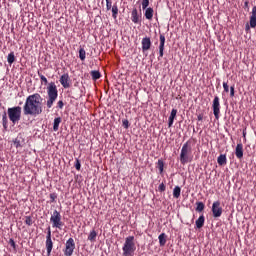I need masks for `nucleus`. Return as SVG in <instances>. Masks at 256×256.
Returning <instances> with one entry per match:
<instances>
[{
	"instance_id": "nucleus-1",
	"label": "nucleus",
	"mask_w": 256,
	"mask_h": 256,
	"mask_svg": "<svg viewBox=\"0 0 256 256\" xmlns=\"http://www.w3.org/2000/svg\"><path fill=\"white\" fill-rule=\"evenodd\" d=\"M24 115H30V117H37L43 113V98L41 94L34 93L26 98L23 106Z\"/></svg>"
},
{
	"instance_id": "nucleus-2",
	"label": "nucleus",
	"mask_w": 256,
	"mask_h": 256,
	"mask_svg": "<svg viewBox=\"0 0 256 256\" xmlns=\"http://www.w3.org/2000/svg\"><path fill=\"white\" fill-rule=\"evenodd\" d=\"M193 161V148L191 147V141H187L183 144L180 152V163L181 165H187Z\"/></svg>"
},
{
	"instance_id": "nucleus-3",
	"label": "nucleus",
	"mask_w": 256,
	"mask_h": 256,
	"mask_svg": "<svg viewBox=\"0 0 256 256\" xmlns=\"http://www.w3.org/2000/svg\"><path fill=\"white\" fill-rule=\"evenodd\" d=\"M137 246L135 245V236H128L125 238L124 245L122 247L123 256H133Z\"/></svg>"
},
{
	"instance_id": "nucleus-4",
	"label": "nucleus",
	"mask_w": 256,
	"mask_h": 256,
	"mask_svg": "<svg viewBox=\"0 0 256 256\" xmlns=\"http://www.w3.org/2000/svg\"><path fill=\"white\" fill-rule=\"evenodd\" d=\"M47 93L48 99L46 106L48 109H51V107H53V103H55V101H57V97H59V91L57 90V85H55V82L49 83L47 87Z\"/></svg>"
},
{
	"instance_id": "nucleus-5",
	"label": "nucleus",
	"mask_w": 256,
	"mask_h": 256,
	"mask_svg": "<svg viewBox=\"0 0 256 256\" xmlns=\"http://www.w3.org/2000/svg\"><path fill=\"white\" fill-rule=\"evenodd\" d=\"M22 111L23 109L21 108V106H14V107L8 108L7 114H8L9 120L13 123V125L21 121Z\"/></svg>"
},
{
	"instance_id": "nucleus-6",
	"label": "nucleus",
	"mask_w": 256,
	"mask_h": 256,
	"mask_svg": "<svg viewBox=\"0 0 256 256\" xmlns=\"http://www.w3.org/2000/svg\"><path fill=\"white\" fill-rule=\"evenodd\" d=\"M50 223H52V227L55 229H63L65 222L62 220L61 212L54 210L50 217Z\"/></svg>"
},
{
	"instance_id": "nucleus-7",
	"label": "nucleus",
	"mask_w": 256,
	"mask_h": 256,
	"mask_svg": "<svg viewBox=\"0 0 256 256\" xmlns=\"http://www.w3.org/2000/svg\"><path fill=\"white\" fill-rule=\"evenodd\" d=\"M212 110L215 119L219 120V115H221V103L219 102V96H215L212 102Z\"/></svg>"
},
{
	"instance_id": "nucleus-8",
	"label": "nucleus",
	"mask_w": 256,
	"mask_h": 256,
	"mask_svg": "<svg viewBox=\"0 0 256 256\" xmlns=\"http://www.w3.org/2000/svg\"><path fill=\"white\" fill-rule=\"evenodd\" d=\"M74 251H75V240H73V238H69L65 244L64 255L72 256Z\"/></svg>"
},
{
	"instance_id": "nucleus-9",
	"label": "nucleus",
	"mask_w": 256,
	"mask_h": 256,
	"mask_svg": "<svg viewBox=\"0 0 256 256\" xmlns=\"http://www.w3.org/2000/svg\"><path fill=\"white\" fill-rule=\"evenodd\" d=\"M212 214L213 217H221L223 215V208L221 207V202L220 201H215L212 204Z\"/></svg>"
},
{
	"instance_id": "nucleus-10",
	"label": "nucleus",
	"mask_w": 256,
	"mask_h": 256,
	"mask_svg": "<svg viewBox=\"0 0 256 256\" xmlns=\"http://www.w3.org/2000/svg\"><path fill=\"white\" fill-rule=\"evenodd\" d=\"M60 83L64 89H69V87H71V78L69 77V73H65L60 77Z\"/></svg>"
},
{
	"instance_id": "nucleus-11",
	"label": "nucleus",
	"mask_w": 256,
	"mask_h": 256,
	"mask_svg": "<svg viewBox=\"0 0 256 256\" xmlns=\"http://www.w3.org/2000/svg\"><path fill=\"white\" fill-rule=\"evenodd\" d=\"M131 21L136 25L141 23V15H139V11L137 10V8H134L131 12Z\"/></svg>"
},
{
	"instance_id": "nucleus-12",
	"label": "nucleus",
	"mask_w": 256,
	"mask_h": 256,
	"mask_svg": "<svg viewBox=\"0 0 256 256\" xmlns=\"http://www.w3.org/2000/svg\"><path fill=\"white\" fill-rule=\"evenodd\" d=\"M151 38L149 37H144L142 39V53H145L146 51H149L151 49Z\"/></svg>"
},
{
	"instance_id": "nucleus-13",
	"label": "nucleus",
	"mask_w": 256,
	"mask_h": 256,
	"mask_svg": "<svg viewBox=\"0 0 256 256\" xmlns=\"http://www.w3.org/2000/svg\"><path fill=\"white\" fill-rule=\"evenodd\" d=\"M165 51V35L160 34V45H159V57L161 59L163 57Z\"/></svg>"
},
{
	"instance_id": "nucleus-14",
	"label": "nucleus",
	"mask_w": 256,
	"mask_h": 256,
	"mask_svg": "<svg viewBox=\"0 0 256 256\" xmlns=\"http://www.w3.org/2000/svg\"><path fill=\"white\" fill-rule=\"evenodd\" d=\"M249 25L251 29H255L256 27V6H253L252 8Z\"/></svg>"
},
{
	"instance_id": "nucleus-15",
	"label": "nucleus",
	"mask_w": 256,
	"mask_h": 256,
	"mask_svg": "<svg viewBox=\"0 0 256 256\" xmlns=\"http://www.w3.org/2000/svg\"><path fill=\"white\" fill-rule=\"evenodd\" d=\"M237 159H243V144L238 143L235 150Z\"/></svg>"
},
{
	"instance_id": "nucleus-16",
	"label": "nucleus",
	"mask_w": 256,
	"mask_h": 256,
	"mask_svg": "<svg viewBox=\"0 0 256 256\" xmlns=\"http://www.w3.org/2000/svg\"><path fill=\"white\" fill-rule=\"evenodd\" d=\"M46 251H47V256H51V251H53L52 239H46Z\"/></svg>"
},
{
	"instance_id": "nucleus-17",
	"label": "nucleus",
	"mask_w": 256,
	"mask_h": 256,
	"mask_svg": "<svg viewBox=\"0 0 256 256\" xmlns=\"http://www.w3.org/2000/svg\"><path fill=\"white\" fill-rule=\"evenodd\" d=\"M153 13H154L153 8L149 7L145 9L144 16L146 19H148V21H151V19H153Z\"/></svg>"
},
{
	"instance_id": "nucleus-18",
	"label": "nucleus",
	"mask_w": 256,
	"mask_h": 256,
	"mask_svg": "<svg viewBox=\"0 0 256 256\" xmlns=\"http://www.w3.org/2000/svg\"><path fill=\"white\" fill-rule=\"evenodd\" d=\"M158 239H159L160 247H165L167 243V234L166 233L160 234Z\"/></svg>"
},
{
	"instance_id": "nucleus-19",
	"label": "nucleus",
	"mask_w": 256,
	"mask_h": 256,
	"mask_svg": "<svg viewBox=\"0 0 256 256\" xmlns=\"http://www.w3.org/2000/svg\"><path fill=\"white\" fill-rule=\"evenodd\" d=\"M217 163H218V165H220V166L227 165V155L221 154V155L217 158Z\"/></svg>"
},
{
	"instance_id": "nucleus-20",
	"label": "nucleus",
	"mask_w": 256,
	"mask_h": 256,
	"mask_svg": "<svg viewBox=\"0 0 256 256\" xmlns=\"http://www.w3.org/2000/svg\"><path fill=\"white\" fill-rule=\"evenodd\" d=\"M203 225H205V216L201 215L196 220V227H197V229H201V228H203Z\"/></svg>"
},
{
	"instance_id": "nucleus-21",
	"label": "nucleus",
	"mask_w": 256,
	"mask_h": 256,
	"mask_svg": "<svg viewBox=\"0 0 256 256\" xmlns=\"http://www.w3.org/2000/svg\"><path fill=\"white\" fill-rule=\"evenodd\" d=\"M111 11H112V17H113V19H117V16L119 15V7L117 6V3H115V4L112 6Z\"/></svg>"
},
{
	"instance_id": "nucleus-22",
	"label": "nucleus",
	"mask_w": 256,
	"mask_h": 256,
	"mask_svg": "<svg viewBox=\"0 0 256 256\" xmlns=\"http://www.w3.org/2000/svg\"><path fill=\"white\" fill-rule=\"evenodd\" d=\"M90 75H91L93 81H97L98 79H101V72H99L97 70H92L90 72Z\"/></svg>"
},
{
	"instance_id": "nucleus-23",
	"label": "nucleus",
	"mask_w": 256,
	"mask_h": 256,
	"mask_svg": "<svg viewBox=\"0 0 256 256\" xmlns=\"http://www.w3.org/2000/svg\"><path fill=\"white\" fill-rule=\"evenodd\" d=\"M173 197H174V199H179V197H181V187H179V186L174 187Z\"/></svg>"
},
{
	"instance_id": "nucleus-24",
	"label": "nucleus",
	"mask_w": 256,
	"mask_h": 256,
	"mask_svg": "<svg viewBox=\"0 0 256 256\" xmlns=\"http://www.w3.org/2000/svg\"><path fill=\"white\" fill-rule=\"evenodd\" d=\"M2 125L4 129H7L9 127V120L7 119V112H4L2 115Z\"/></svg>"
},
{
	"instance_id": "nucleus-25",
	"label": "nucleus",
	"mask_w": 256,
	"mask_h": 256,
	"mask_svg": "<svg viewBox=\"0 0 256 256\" xmlns=\"http://www.w3.org/2000/svg\"><path fill=\"white\" fill-rule=\"evenodd\" d=\"M96 239H97V231L92 230L88 236V241L95 243Z\"/></svg>"
},
{
	"instance_id": "nucleus-26",
	"label": "nucleus",
	"mask_w": 256,
	"mask_h": 256,
	"mask_svg": "<svg viewBox=\"0 0 256 256\" xmlns=\"http://www.w3.org/2000/svg\"><path fill=\"white\" fill-rule=\"evenodd\" d=\"M59 125H61V117L54 119L53 131H59Z\"/></svg>"
},
{
	"instance_id": "nucleus-27",
	"label": "nucleus",
	"mask_w": 256,
	"mask_h": 256,
	"mask_svg": "<svg viewBox=\"0 0 256 256\" xmlns=\"http://www.w3.org/2000/svg\"><path fill=\"white\" fill-rule=\"evenodd\" d=\"M7 61L9 65H13V63H15V52H10L8 54Z\"/></svg>"
},
{
	"instance_id": "nucleus-28",
	"label": "nucleus",
	"mask_w": 256,
	"mask_h": 256,
	"mask_svg": "<svg viewBox=\"0 0 256 256\" xmlns=\"http://www.w3.org/2000/svg\"><path fill=\"white\" fill-rule=\"evenodd\" d=\"M205 210V204L203 202H196V211L202 213Z\"/></svg>"
},
{
	"instance_id": "nucleus-29",
	"label": "nucleus",
	"mask_w": 256,
	"mask_h": 256,
	"mask_svg": "<svg viewBox=\"0 0 256 256\" xmlns=\"http://www.w3.org/2000/svg\"><path fill=\"white\" fill-rule=\"evenodd\" d=\"M164 167H165V162H163V160L159 159L158 160V169H159L160 175H163Z\"/></svg>"
},
{
	"instance_id": "nucleus-30",
	"label": "nucleus",
	"mask_w": 256,
	"mask_h": 256,
	"mask_svg": "<svg viewBox=\"0 0 256 256\" xmlns=\"http://www.w3.org/2000/svg\"><path fill=\"white\" fill-rule=\"evenodd\" d=\"M86 55H87V53L85 52V49L84 48H80L79 49V59L81 61H85Z\"/></svg>"
},
{
	"instance_id": "nucleus-31",
	"label": "nucleus",
	"mask_w": 256,
	"mask_h": 256,
	"mask_svg": "<svg viewBox=\"0 0 256 256\" xmlns=\"http://www.w3.org/2000/svg\"><path fill=\"white\" fill-rule=\"evenodd\" d=\"M38 76L40 77L41 83L44 85H47V83H49V81L47 80V77H45L43 74H41V72H38Z\"/></svg>"
},
{
	"instance_id": "nucleus-32",
	"label": "nucleus",
	"mask_w": 256,
	"mask_h": 256,
	"mask_svg": "<svg viewBox=\"0 0 256 256\" xmlns=\"http://www.w3.org/2000/svg\"><path fill=\"white\" fill-rule=\"evenodd\" d=\"M25 223L28 225V227H31V225H33V218L31 216H26Z\"/></svg>"
},
{
	"instance_id": "nucleus-33",
	"label": "nucleus",
	"mask_w": 256,
	"mask_h": 256,
	"mask_svg": "<svg viewBox=\"0 0 256 256\" xmlns=\"http://www.w3.org/2000/svg\"><path fill=\"white\" fill-rule=\"evenodd\" d=\"M112 7H113V0H106L107 11H111Z\"/></svg>"
},
{
	"instance_id": "nucleus-34",
	"label": "nucleus",
	"mask_w": 256,
	"mask_h": 256,
	"mask_svg": "<svg viewBox=\"0 0 256 256\" xmlns=\"http://www.w3.org/2000/svg\"><path fill=\"white\" fill-rule=\"evenodd\" d=\"M13 144H14V147H16V149H19V147H22L21 145V140L19 138H16L14 141H13Z\"/></svg>"
},
{
	"instance_id": "nucleus-35",
	"label": "nucleus",
	"mask_w": 256,
	"mask_h": 256,
	"mask_svg": "<svg viewBox=\"0 0 256 256\" xmlns=\"http://www.w3.org/2000/svg\"><path fill=\"white\" fill-rule=\"evenodd\" d=\"M74 167L77 171H81V161L79 159H76Z\"/></svg>"
},
{
	"instance_id": "nucleus-36",
	"label": "nucleus",
	"mask_w": 256,
	"mask_h": 256,
	"mask_svg": "<svg viewBox=\"0 0 256 256\" xmlns=\"http://www.w3.org/2000/svg\"><path fill=\"white\" fill-rule=\"evenodd\" d=\"M149 0H142V9H149Z\"/></svg>"
},
{
	"instance_id": "nucleus-37",
	"label": "nucleus",
	"mask_w": 256,
	"mask_h": 256,
	"mask_svg": "<svg viewBox=\"0 0 256 256\" xmlns=\"http://www.w3.org/2000/svg\"><path fill=\"white\" fill-rule=\"evenodd\" d=\"M176 117H177V109H172L169 118L170 119H175Z\"/></svg>"
},
{
	"instance_id": "nucleus-38",
	"label": "nucleus",
	"mask_w": 256,
	"mask_h": 256,
	"mask_svg": "<svg viewBox=\"0 0 256 256\" xmlns=\"http://www.w3.org/2000/svg\"><path fill=\"white\" fill-rule=\"evenodd\" d=\"M122 125L124 129H129V120L127 119L122 120Z\"/></svg>"
},
{
	"instance_id": "nucleus-39",
	"label": "nucleus",
	"mask_w": 256,
	"mask_h": 256,
	"mask_svg": "<svg viewBox=\"0 0 256 256\" xmlns=\"http://www.w3.org/2000/svg\"><path fill=\"white\" fill-rule=\"evenodd\" d=\"M159 191L161 193H163V191H165V189H167V187L165 186V183H161L158 187Z\"/></svg>"
},
{
	"instance_id": "nucleus-40",
	"label": "nucleus",
	"mask_w": 256,
	"mask_h": 256,
	"mask_svg": "<svg viewBox=\"0 0 256 256\" xmlns=\"http://www.w3.org/2000/svg\"><path fill=\"white\" fill-rule=\"evenodd\" d=\"M50 199H51V203H55V199H57V194L56 193H51L50 194Z\"/></svg>"
},
{
	"instance_id": "nucleus-41",
	"label": "nucleus",
	"mask_w": 256,
	"mask_h": 256,
	"mask_svg": "<svg viewBox=\"0 0 256 256\" xmlns=\"http://www.w3.org/2000/svg\"><path fill=\"white\" fill-rule=\"evenodd\" d=\"M223 88L225 93H229V84H227V82H223Z\"/></svg>"
},
{
	"instance_id": "nucleus-42",
	"label": "nucleus",
	"mask_w": 256,
	"mask_h": 256,
	"mask_svg": "<svg viewBox=\"0 0 256 256\" xmlns=\"http://www.w3.org/2000/svg\"><path fill=\"white\" fill-rule=\"evenodd\" d=\"M230 97H235V86L230 87Z\"/></svg>"
},
{
	"instance_id": "nucleus-43",
	"label": "nucleus",
	"mask_w": 256,
	"mask_h": 256,
	"mask_svg": "<svg viewBox=\"0 0 256 256\" xmlns=\"http://www.w3.org/2000/svg\"><path fill=\"white\" fill-rule=\"evenodd\" d=\"M174 121H175V118H168V127H173Z\"/></svg>"
},
{
	"instance_id": "nucleus-44",
	"label": "nucleus",
	"mask_w": 256,
	"mask_h": 256,
	"mask_svg": "<svg viewBox=\"0 0 256 256\" xmlns=\"http://www.w3.org/2000/svg\"><path fill=\"white\" fill-rule=\"evenodd\" d=\"M174 121H175V118H168V127H173Z\"/></svg>"
},
{
	"instance_id": "nucleus-45",
	"label": "nucleus",
	"mask_w": 256,
	"mask_h": 256,
	"mask_svg": "<svg viewBox=\"0 0 256 256\" xmlns=\"http://www.w3.org/2000/svg\"><path fill=\"white\" fill-rule=\"evenodd\" d=\"M9 245H11V247H13V249H15L16 244H15V240H13V238L9 239Z\"/></svg>"
},
{
	"instance_id": "nucleus-46",
	"label": "nucleus",
	"mask_w": 256,
	"mask_h": 256,
	"mask_svg": "<svg viewBox=\"0 0 256 256\" xmlns=\"http://www.w3.org/2000/svg\"><path fill=\"white\" fill-rule=\"evenodd\" d=\"M64 105H65V104L63 103L62 100L58 101V103H57V107H58L59 109H63Z\"/></svg>"
},
{
	"instance_id": "nucleus-47",
	"label": "nucleus",
	"mask_w": 256,
	"mask_h": 256,
	"mask_svg": "<svg viewBox=\"0 0 256 256\" xmlns=\"http://www.w3.org/2000/svg\"><path fill=\"white\" fill-rule=\"evenodd\" d=\"M245 31L246 33H249L251 31V24H246Z\"/></svg>"
},
{
	"instance_id": "nucleus-48",
	"label": "nucleus",
	"mask_w": 256,
	"mask_h": 256,
	"mask_svg": "<svg viewBox=\"0 0 256 256\" xmlns=\"http://www.w3.org/2000/svg\"><path fill=\"white\" fill-rule=\"evenodd\" d=\"M46 239H51V227H48Z\"/></svg>"
},
{
	"instance_id": "nucleus-49",
	"label": "nucleus",
	"mask_w": 256,
	"mask_h": 256,
	"mask_svg": "<svg viewBox=\"0 0 256 256\" xmlns=\"http://www.w3.org/2000/svg\"><path fill=\"white\" fill-rule=\"evenodd\" d=\"M244 9H248L249 10V1H245L244 2Z\"/></svg>"
},
{
	"instance_id": "nucleus-50",
	"label": "nucleus",
	"mask_w": 256,
	"mask_h": 256,
	"mask_svg": "<svg viewBox=\"0 0 256 256\" xmlns=\"http://www.w3.org/2000/svg\"><path fill=\"white\" fill-rule=\"evenodd\" d=\"M197 119H198L199 121H201V120L203 119V114H199V115L197 116Z\"/></svg>"
},
{
	"instance_id": "nucleus-51",
	"label": "nucleus",
	"mask_w": 256,
	"mask_h": 256,
	"mask_svg": "<svg viewBox=\"0 0 256 256\" xmlns=\"http://www.w3.org/2000/svg\"><path fill=\"white\" fill-rule=\"evenodd\" d=\"M0 107H1V103H0Z\"/></svg>"
}]
</instances>
